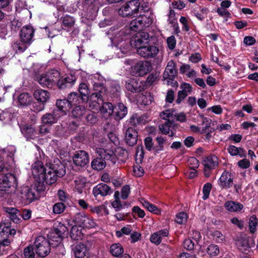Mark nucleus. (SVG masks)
I'll return each instance as SVG.
<instances>
[{
  "label": "nucleus",
  "mask_w": 258,
  "mask_h": 258,
  "mask_svg": "<svg viewBox=\"0 0 258 258\" xmlns=\"http://www.w3.org/2000/svg\"><path fill=\"white\" fill-rule=\"evenodd\" d=\"M76 80V77L72 74L66 75L60 77V79L57 83V86L59 89H64L72 86Z\"/></svg>",
  "instance_id": "obj_19"
},
{
  "label": "nucleus",
  "mask_w": 258,
  "mask_h": 258,
  "mask_svg": "<svg viewBox=\"0 0 258 258\" xmlns=\"http://www.w3.org/2000/svg\"><path fill=\"white\" fill-rule=\"evenodd\" d=\"M188 165L191 169H196L199 166V161L195 157H190L187 161Z\"/></svg>",
  "instance_id": "obj_64"
},
{
  "label": "nucleus",
  "mask_w": 258,
  "mask_h": 258,
  "mask_svg": "<svg viewBox=\"0 0 258 258\" xmlns=\"http://www.w3.org/2000/svg\"><path fill=\"white\" fill-rule=\"evenodd\" d=\"M132 229L130 226L122 228L120 230L116 232V235L117 237H121L123 234L128 235L131 233Z\"/></svg>",
  "instance_id": "obj_63"
},
{
  "label": "nucleus",
  "mask_w": 258,
  "mask_h": 258,
  "mask_svg": "<svg viewBox=\"0 0 258 258\" xmlns=\"http://www.w3.org/2000/svg\"><path fill=\"white\" fill-rule=\"evenodd\" d=\"M174 123L170 120L166 121L163 124L159 125V130L164 135H168L170 137H173L175 135Z\"/></svg>",
  "instance_id": "obj_27"
},
{
  "label": "nucleus",
  "mask_w": 258,
  "mask_h": 258,
  "mask_svg": "<svg viewBox=\"0 0 258 258\" xmlns=\"http://www.w3.org/2000/svg\"><path fill=\"white\" fill-rule=\"evenodd\" d=\"M51 242L42 236H38L35 241L34 246L36 254L40 257H44L50 252Z\"/></svg>",
  "instance_id": "obj_5"
},
{
  "label": "nucleus",
  "mask_w": 258,
  "mask_h": 258,
  "mask_svg": "<svg viewBox=\"0 0 258 258\" xmlns=\"http://www.w3.org/2000/svg\"><path fill=\"white\" fill-rule=\"evenodd\" d=\"M48 75L49 76L50 81L53 86V87L56 85L60 79V73L58 71L55 70H51L47 72Z\"/></svg>",
  "instance_id": "obj_48"
},
{
  "label": "nucleus",
  "mask_w": 258,
  "mask_h": 258,
  "mask_svg": "<svg viewBox=\"0 0 258 258\" xmlns=\"http://www.w3.org/2000/svg\"><path fill=\"white\" fill-rule=\"evenodd\" d=\"M75 23V19L70 16L66 15L62 18V26L67 28H72Z\"/></svg>",
  "instance_id": "obj_53"
},
{
  "label": "nucleus",
  "mask_w": 258,
  "mask_h": 258,
  "mask_svg": "<svg viewBox=\"0 0 258 258\" xmlns=\"http://www.w3.org/2000/svg\"><path fill=\"white\" fill-rule=\"evenodd\" d=\"M86 109L84 106L77 105L72 111V116L74 118L80 119L85 114Z\"/></svg>",
  "instance_id": "obj_44"
},
{
  "label": "nucleus",
  "mask_w": 258,
  "mask_h": 258,
  "mask_svg": "<svg viewBox=\"0 0 258 258\" xmlns=\"http://www.w3.org/2000/svg\"><path fill=\"white\" fill-rule=\"evenodd\" d=\"M212 188V184L210 183H206L203 186V192L204 194L203 199L207 200L209 197Z\"/></svg>",
  "instance_id": "obj_62"
},
{
  "label": "nucleus",
  "mask_w": 258,
  "mask_h": 258,
  "mask_svg": "<svg viewBox=\"0 0 258 258\" xmlns=\"http://www.w3.org/2000/svg\"><path fill=\"white\" fill-rule=\"evenodd\" d=\"M206 251L209 256L212 258L217 257L220 253L218 246L213 244H210L207 247Z\"/></svg>",
  "instance_id": "obj_47"
},
{
  "label": "nucleus",
  "mask_w": 258,
  "mask_h": 258,
  "mask_svg": "<svg viewBox=\"0 0 258 258\" xmlns=\"http://www.w3.org/2000/svg\"><path fill=\"white\" fill-rule=\"evenodd\" d=\"M249 229L251 233H254L256 230V227L258 225V219L255 216H252L249 219Z\"/></svg>",
  "instance_id": "obj_55"
},
{
  "label": "nucleus",
  "mask_w": 258,
  "mask_h": 258,
  "mask_svg": "<svg viewBox=\"0 0 258 258\" xmlns=\"http://www.w3.org/2000/svg\"><path fill=\"white\" fill-rule=\"evenodd\" d=\"M114 154L117 157L116 161L124 162L127 156V151L120 148H117Z\"/></svg>",
  "instance_id": "obj_52"
},
{
  "label": "nucleus",
  "mask_w": 258,
  "mask_h": 258,
  "mask_svg": "<svg viewBox=\"0 0 258 258\" xmlns=\"http://www.w3.org/2000/svg\"><path fill=\"white\" fill-rule=\"evenodd\" d=\"M68 101L70 103L71 107L73 105H77L81 103L82 102H85L87 101V98H84L83 97H81L76 92H72L68 96Z\"/></svg>",
  "instance_id": "obj_33"
},
{
  "label": "nucleus",
  "mask_w": 258,
  "mask_h": 258,
  "mask_svg": "<svg viewBox=\"0 0 258 258\" xmlns=\"http://www.w3.org/2000/svg\"><path fill=\"white\" fill-rule=\"evenodd\" d=\"M203 164L205 168L212 169L218 165V158L215 155H211L204 158Z\"/></svg>",
  "instance_id": "obj_37"
},
{
  "label": "nucleus",
  "mask_w": 258,
  "mask_h": 258,
  "mask_svg": "<svg viewBox=\"0 0 258 258\" xmlns=\"http://www.w3.org/2000/svg\"><path fill=\"white\" fill-rule=\"evenodd\" d=\"M73 160L76 166L81 167H85L89 163V155L83 150L76 151L74 154Z\"/></svg>",
  "instance_id": "obj_11"
},
{
  "label": "nucleus",
  "mask_w": 258,
  "mask_h": 258,
  "mask_svg": "<svg viewBox=\"0 0 258 258\" xmlns=\"http://www.w3.org/2000/svg\"><path fill=\"white\" fill-rule=\"evenodd\" d=\"M114 113L115 114V119L119 120L124 117L127 112L126 107L122 103H118L117 105L114 108Z\"/></svg>",
  "instance_id": "obj_39"
},
{
  "label": "nucleus",
  "mask_w": 258,
  "mask_h": 258,
  "mask_svg": "<svg viewBox=\"0 0 258 258\" xmlns=\"http://www.w3.org/2000/svg\"><path fill=\"white\" fill-rule=\"evenodd\" d=\"M46 171V169L40 161H37L32 166V174L35 180L39 183Z\"/></svg>",
  "instance_id": "obj_12"
},
{
  "label": "nucleus",
  "mask_w": 258,
  "mask_h": 258,
  "mask_svg": "<svg viewBox=\"0 0 258 258\" xmlns=\"http://www.w3.org/2000/svg\"><path fill=\"white\" fill-rule=\"evenodd\" d=\"M110 252L113 256L118 257L123 253V247L120 243H114L110 246Z\"/></svg>",
  "instance_id": "obj_45"
},
{
  "label": "nucleus",
  "mask_w": 258,
  "mask_h": 258,
  "mask_svg": "<svg viewBox=\"0 0 258 258\" xmlns=\"http://www.w3.org/2000/svg\"><path fill=\"white\" fill-rule=\"evenodd\" d=\"M19 196L26 204L31 203L37 199V191L34 188L23 185L18 190Z\"/></svg>",
  "instance_id": "obj_7"
},
{
  "label": "nucleus",
  "mask_w": 258,
  "mask_h": 258,
  "mask_svg": "<svg viewBox=\"0 0 258 258\" xmlns=\"http://www.w3.org/2000/svg\"><path fill=\"white\" fill-rule=\"evenodd\" d=\"M181 90L178 92L177 97L176 100V102L177 104H180L188 94H190L192 90L191 86L186 83H183L180 86Z\"/></svg>",
  "instance_id": "obj_18"
},
{
  "label": "nucleus",
  "mask_w": 258,
  "mask_h": 258,
  "mask_svg": "<svg viewBox=\"0 0 258 258\" xmlns=\"http://www.w3.org/2000/svg\"><path fill=\"white\" fill-rule=\"evenodd\" d=\"M4 211L7 214V216L15 223H18L20 221V212L16 208L12 207H4Z\"/></svg>",
  "instance_id": "obj_32"
},
{
  "label": "nucleus",
  "mask_w": 258,
  "mask_h": 258,
  "mask_svg": "<svg viewBox=\"0 0 258 258\" xmlns=\"http://www.w3.org/2000/svg\"><path fill=\"white\" fill-rule=\"evenodd\" d=\"M236 244L238 249L243 252H246V251L250 247L246 235L240 236L237 240Z\"/></svg>",
  "instance_id": "obj_38"
},
{
  "label": "nucleus",
  "mask_w": 258,
  "mask_h": 258,
  "mask_svg": "<svg viewBox=\"0 0 258 258\" xmlns=\"http://www.w3.org/2000/svg\"><path fill=\"white\" fill-rule=\"evenodd\" d=\"M23 254L25 258H35V253L34 247L32 245L26 247L23 250Z\"/></svg>",
  "instance_id": "obj_59"
},
{
  "label": "nucleus",
  "mask_w": 258,
  "mask_h": 258,
  "mask_svg": "<svg viewBox=\"0 0 258 258\" xmlns=\"http://www.w3.org/2000/svg\"><path fill=\"white\" fill-rule=\"evenodd\" d=\"M227 151L232 156H238L240 158H245L246 155V151L242 148H237L233 145H229Z\"/></svg>",
  "instance_id": "obj_36"
},
{
  "label": "nucleus",
  "mask_w": 258,
  "mask_h": 258,
  "mask_svg": "<svg viewBox=\"0 0 258 258\" xmlns=\"http://www.w3.org/2000/svg\"><path fill=\"white\" fill-rule=\"evenodd\" d=\"M225 209L231 212H237L241 211L243 208V205L241 203L233 201H228L224 204Z\"/></svg>",
  "instance_id": "obj_35"
},
{
  "label": "nucleus",
  "mask_w": 258,
  "mask_h": 258,
  "mask_svg": "<svg viewBox=\"0 0 258 258\" xmlns=\"http://www.w3.org/2000/svg\"><path fill=\"white\" fill-rule=\"evenodd\" d=\"M90 78L92 81L94 89L97 90L98 88H100V89L98 91H101V93H104L103 92L105 90L103 85L105 81L103 77L99 74H96L91 75Z\"/></svg>",
  "instance_id": "obj_30"
},
{
  "label": "nucleus",
  "mask_w": 258,
  "mask_h": 258,
  "mask_svg": "<svg viewBox=\"0 0 258 258\" xmlns=\"http://www.w3.org/2000/svg\"><path fill=\"white\" fill-rule=\"evenodd\" d=\"M177 74V71L176 69L175 63L173 60L169 61L163 74L164 83L173 87H177L178 83L174 80Z\"/></svg>",
  "instance_id": "obj_3"
},
{
  "label": "nucleus",
  "mask_w": 258,
  "mask_h": 258,
  "mask_svg": "<svg viewBox=\"0 0 258 258\" xmlns=\"http://www.w3.org/2000/svg\"><path fill=\"white\" fill-rule=\"evenodd\" d=\"M22 133L27 139H34L36 137L37 133L32 125L25 124L20 126Z\"/></svg>",
  "instance_id": "obj_31"
},
{
  "label": "nucleus",
  "mask_w": 258,
  "mask_h": 258,
  "mask_svg": "<svg viewBox=\"0 0 258 258\" xmlns=\"http://www.w3.org/2000/svg\"><path fill=\"white\" fill-rule=\"evenodd\" d=\"M34 30L31 26H24L20 32L21 39L25 42L30 44L32 41Z\"/></svg>",
  "instance_id": "obj_20"
},
{
  "label": "nucleus",
  "mask_w": 258,
  "mask_h": 258,
  "mask_svg": "<svg viewBox=\"0 0 258 258\" xmlns=\"http://www.w3.org/2000/svg\"><path fill=\"white\" fill-rule=\"evenodd\" d=\"M32 100V97L28 93H22L18 98L19 104L21 106H28L31 104Z\"/></svg>",
  "instance_id": "obj_42"
},
{
  "label": "nucleus",
  "mask_w": 258,
  "mask_h": 258,
  "mask_svg": "<svg viewBox=\"0 0 258 258\" xmlns=\"http://www.w3.org/2000/svg\"><path fill=\"white\" fill-rule=\"evenodd\" d=\"M96 153L100 157L94 159L91 162V166L94 170H101L104 168L106 166L105 160L110 161L112 164L116 162L117 157L112 150L98 148Z\"/></svg>",
  "instance_id": "obj_2"
},
{
  "label": "nucleus",
  "mask_w": 258,
  "mask_h": 258,
  "mask_svg": "<svg viewBox=\"0 0 258 258\" xmlns=\"http://www.w3.org/2000/svg\"><path fill=\"white\" fill-rule=\"evenodd\" d=\"M86 184V179L84 178L78 177L75 180V189L79 192L82 193Z\"/></svg>",
  "instance_id": "obj_50"
},
{
  "label": "nucleus",
  "mask_w": 258,
  "mask_h": 258,
  "mask_svg": "<svg viewBox=\"0 0 258 258\" xmlns=\"http://www.w3.org/2000/svg\"><path fill=\"white\" fill-rule=\"evenodd\" d=\"M233 182V176L229 172L224 171L218 181V184L222 189H227L232 187Z\"/></svg>",
  "instance_id": "obj_16"
},
{
  "label": "nucleus",
  "mask_w": 258,
  "mask_h": 258,
  "mask_svg": "<svg viewBox=\"0 0 258 258\" xmlns=\"http://www.w3.org/2000/svg\"><path fill=\"white\" fill-rule=\"evenodd\" d=\"M174 111L171 109H167L163 111L160 113V117L164 120H170V119H173Z\"/></svg>",
  "instance_id": "obj_57"
},
{
  "label": "nucleus",
  "mask_w": 258,
  "mask_h": 258,
  "mask_svg": "<svg viewBox=\"0 0 258 258\" xmlns=\"http://www.w3.org/2000/svg\"><path fill=\"white\" fill-rule=\"evenodd\" d=\"M111 188L105 183H99L93 187V194L95 197H105L112 194Z\"/></svg>",
  "instance_id": "obj_17"
},
{
  "label": "nucleus",
  "mask_w": 258,
  "mask_h": 258,
  "mask_svg": "<svg viewBox=\"0 0 258 258\" xmlns=\"http://www.w3.org/2000/svg\"><path fill=\"white\" fill-rule=\"evenodd\" d=\"M130 28L133 31H137L138 30L142 31L141 30L144 28L143 25H142L138 17L131 22Z\"/></svg>",
  "instance_id": "obj_51"
},
{
  "label": "nucleus",
  "mask_w": 258,
  "mask_h": 258,
  "mask_svg": "<svg viewBox=\"0 0 258 258\" xmlns=\"http://www.w3.org/2000/svg\"><path fill=\"white\" fill-rule=\"evenodd\" d=\"M100 107V111L102 115L107 118L110 117L114 112V108L112 103L110 102H102Z\"/></svg>",
  "instance_id": "obj_34"
},
{
  "label": "nucleus",
  "mask_w": 258,
  "mask_h": 258,
  "mask_svg": "<svg viewBox=\"0 0 258 258\" xmlns=\"http://www.w3.org/2000/svg\"><path fill=\"white\" fill-rule=\"evenodd\" d=\"M55 164H51L47 169L44 175L41 178L39 184L41 186L40 189L45 188L46 184L51 185L54 183L58 177H62L66 173L64 165L59 160L55 161Z\"/></svg>",
  "instance_id": "obj_1"
},
{
  "label": "nucleus",
  "mask_w": 258,
  "mask_h": 258,
  "mask_svg": "<svg viewBox=\"0 0 258 258\" xmlns=\"http://www.w3.org/2000/svg\"><path fill=\"white\" fill-rule=\"evenodd\" d=\"M125 87L128 91L132 93H138L142 91L143 88L136 79H130L126 82Z\"/></svg>",
  "instance_id": "obj_29"
},
{
  "label": "nucleus",
  "mask_w": 258,
  "mask_h": 258,
  "mask_svg": "<svg viewBox=\"0 0 258 258\" xmlns=\"http://www.w3.org/2000/svg\"><path fill=\"white\" fill-rule=\"evenodd\" d=\"M140 0H131L124 3L118 10V14L123 17H131L139 12Z\"/></svg>",
  "instance_id": "obj_4"
},
{
  "label": "nucleus",
  "mask_w": 258,
  "mask_h": 258,
  "mask_svg": "<svg viewBox=\"0 0 258 258\" xmlns=\"http://www.w3.org/2000/svg\"><path fill=\"white\" fill-rule=\"evenodd\" d=\"M73 220L77 224L87 228H95L97 226L95 220L87 216L84 212L75 214Z\"/></svg>",
  "instance_id": "obj_8"
},
{
  "label": "nucleus",
  "mask_w": 258,
  "mask_h": 258,
  "mask_svg": "<svg viewBox=\"0 0 258 258\" xmlns=\"http://www.w3.org/2000/svg\"><path fill=\"white\" fill-rule=\"evenodd\" d=\"M82 230V228L80 225H75L73 226L70 232V236L72 239L75 240L81 239L83 237Z\"/></svg>",
  "instance_id": "obj_40"
},
{
  "label": "nucleus",
  "mask_w": 258,
  "mask_h": 258,
  "mask_svg": "<svg viewBox=\"0 0 258 258\" xmlns=\"http://www.w3.org/2000/svg\"><path fill=\"white\" fill-rule=\"evenodd\" d=\"M120 93V88L119 84L116 82L112 84L109 89V95L111 98H117Z\"/></svg>",
  "instance_id": "obj_46"
},
{
  "label": "nucleus",
  "mask_w": 258,
  "mask_h": 258,
  "mask_svg": "<svg viewBox=\"0 0 258 258\" xmlns=\"http://www.w3.org/2000/svg\"><path fill=\"white\" fill-rule=\"evenodd\" d=\"M138 132L133 127H128L125 131V140L127 144L133 146L137 142Z\"/></svg>",
  "instance_id": "obj_24"
},
{
  "label": "nucleus",
  "mask_w": 258,
  "mask_h": 258,
  "mask_svg": "<svg viewBox=\"0 0 258 258\" xmlns=\"http://www.w3.org/2000/svg\"><path fill=\"white\" fill-rule=\"evenodd\" d=\"M149 42V36L147 32L139 31L134 35L132 38L130 43L133 47L138 49L141 48Z\"/></svg>",
  "instance_id": "obj_9"
},
{
  "label": "nucleus",
  "mask_w": 258,
  "mask_h": 258,
  "mask_svg": "<svg viewBox=\"0 0 258 258\" xmlns=\"http://www.w3.org/2000/svg\"><path fill=\"white\" fill-rule=\"evenodd\" d=\"M152 67L148 61H140L137 62L133 67V73L135 75L142 76L147 74L151 70Z\"/></svg>",
  "instance_id": "obj_13"
},
{
  "label": "nucleus",
  "mask_w": 258,
  "mask_h": 258,
  "mask_svg": "<svg viewBox=\"0 0 258 258\" xmlns=\"http://www.w3.org/2000/svg\"><path fill=\"white\" fill-rule=\"evenodd\" d=\"M38 81L40 85L42 87H46L48 88H52L53 87V86L50 81L49 76L47 73H46L45 74L40 76L38 78Z\"/></svg>",
  "instance_id": "obj_41"
},
{
  "label": "nucleus",
  "mask_w": 258,
  "mask_h": 258,
  "mask_svg": "<svg viewBox=\"0 0 258 258\" xmlns=\"http://www.w3.org/2000/svg\"><path fill=\"white\" fill-rule=\"evenodd\" d=\"M60 116L58 114V111H53L51 113H47L41 117V122L43 124H48L51 126L55 123Z\"/></svg>",
  "instance_id": "obj_22"
},
{
  "label": "nucleus",
  "mask_w": 258,
  "mask_h": 258,
  "mask_svg": "<svg viewBox=\"0 0 258 258\" xmlns=\"http://www.w3.org/2000/svg\"><path fill=\"white\" fill-rule=\"evenodd\" d=\"M169 234V230L167 229L159 230L151 234L150 240L151 243L158 245L162 242V239L168 236Z\"/></svg>",
  "instance_id": "obj_21"
},
{
  "label": "nucleus",
  "mask_w": 258,
  "mask_h": 258,
  "mask_svg": "<svg viewBox=\"0 0 258 258\" xmlns=\"http://www.w3.org/2000/svg\"><path fill=\"white\" fill-rule=\"evenodd\" d=\"M83 8L86 18L88 20H93L99 9V0H83Z\"/></svg>",
  "instance_id": "obj_6"
},
{
  "label": "nucleus",
  "mask_w": 258,
  "mask_h": 258,
  "mask_svg": "<svg viewBox=\"0 0 258 258\" xmlns=\"http://www.w3.org/2000/svg\"><path fill=\"white\" fill-rule=\"evenodd\" d=\"M66 206L62 203H57L53 207V212L55 214L62 213L65 210Z\"/></svg>",
  "instance_id": "obj_61"
},
{
  "label": "nucleus",
  "mask_w": 258,
  "mask_h": 258,
  "mask_svg": "<svg viewBox=\"0 0 258 258\" xmlns=\"http://www.w3.org/2000/svg\"><path fill=\"white\" fill-rule=\"evenodd\" d=\"M29 45V43L24 42L21 39V40L15 42L12 44V46L13 49L18 53L24 51L27 49L28 46Z\"/></svg>",
  "instance_id": "obj_43"
},
{
  "label": "nucleus",
  "mask_w": 258,
  "mask_h": 258,
  "mask_svg": "<svg viewBox=\"0 0 258 258\" xmlns=\"http://www.w3.org/2000/svg\"><path fill=\"white\" fill-rule=\"evenodd\" d=\"M15 176L10 173L0 174V190H7L16 182Z\"/></svg>",
  "instance_id": "obj_14"
},
{
  "label": "nucleus",
  "mask_w": 258,
  "mask_h": 258,
  "mask_svg": "<svg viewBox=\"0 0 258 258\" xmlns=\"http://www.w3.org/2000/svg\"><path fill=\"white\" fill-rule=\"evenodd\" d=\"M56 106L57 109L54 110L58 111V114L60 117L66 115L71 108L67 99H57Z\"/></svg>",
  "instance_id": "obj_23"
},
{
  "label": "nucleus",
  "mask_w": 258,
  "mask_h": 258,
  "mask_svg": "<svg viewBox=\"0 0 258 258\" xmlns=\"http://www.w3.org/2000/svg\"><path fill=\"white\" fill-rule=\"evenodd\" d=\"M142 204L143 206L150 212L156 214H159L160 212L159 209L156 206L147 201H144L143 202Z\"/></svg>",
  "instance_id": "obj_58"
},
{
  "label": "nucleus",
  "mask_w": 258,
  "mask_h": 258,
  "mask_svg": "<svg viewBox=\"0 0 258 258\" xmlns=\"http://www.w3.org/2000/svg\"><path fill=\"white\" fill-rule=\"evenodd\" d=\"M67 230V227L63 225H60L58 227L54 229V232L56 235V236L55 237V240H54L57 243H59L61 240L62 234L66 232Z\"/></svg>",
  "instance_id": "obj_49"
},
{
  "label": "nucleus",
  "mask_w": 258,
  "mask_h": 258,
  "mask_svg": "<svg viewBox=\"0 0 258 258\" xmlns=\"http://www.w3.org/2000/svg\"><path fill=\"white\" fill-rule=\"evenodd\" d=\"M79 91L82 97L84 98H87V101L89 99L88 95L89 94V89L87 85L84 83L80 84L79 87Z\"/></svg>",
  "instance_id": "obj_56"
},
{
  "label": "nucleus",
  "mask_w": 258,
  "mask_h": 258,
  "mask_svg": "<svg viewBox=\"0 0 258 258\" xmlns=\"http://www.w3.org/2000/svg\"><path fill=\"white\" fill-rule=\"evenodd\" d=\"M76 258H88L89 253L87 246L82 243L77 244L74 249Z\"/></svg>",
  "instance_id": "obj_28"
},
{
  "label": "nucleus",
  "mask_w": 258,
  "mask_h": 258,
  "mask_svg": "<svg viewBox=\"0 0 258 258\" xmlns=\"http://www.w3.org/2000/svg\"><path fill=\"white\" fill-rule=\"evenodd\" d=\"M158 52L159 49L158 47L150 45L149 43L137 50V53L139 55L147 58L155 57Z\"/></svg>",
  "instance_id": "obj_10"
},
{
  "label": "nucleus",
  "mask_w": 258,
  "mask_h": 258,
  "mask_svg": "<svg viewBox=\"0 0 258 258\" xmlns=\"http://www.w3.org/2000/svg\"><path fill=\"white\" fill-rule=\"evenodd\" d=\"M187 218V215L186 213L181 212L176 214L175 221L178 224H183L186 222Z\"/></svg>",
  "instance_id": "obj_60"
},
{
  "label": "nucleus",
  "mask_w": 258,
  "mask_h": 258,
  "mask_svg": "<svg viewBox=\"0 0 258 258\" xmlns=\"http://www.w3.org/2000/svg\"><path fill=\"white\" fill-rule=\"evenodd\" d=\"M14 117V115L9 111H3L0 114V120L3 121L5 123H9L12 118Z\"/></svg>",
  "instance_id": "obj_54"
},
{
  "label": "nucleus",
  "mask_w": 258,
  "mask_h": 258,
  "mask_svg": "<svg viewBox=\"0 0 258 258\" xmlns=\"http://www.w3.org/2000/svg\"><path fill=\"white\" fill-rule=\"evenodd\" d=\"M104 95L105 93H101V91H98L91 95L89 103L90 110H97L100 108L99 105L103 102Z\"/></svg>",
  "instance_id": "obj_15"
},
{
  "label": "nucleus",
  "mask_w": 258,
  "mask_h": 258,
  "mask_svg": "<svg viewBox=\"0 0 258 258\" xmlns=\"http://www.w3.org/2000/svg\"><path fill=\"white\" fill-rule=\"evenodd\" d=\"M140 22L144 28L149 27L153 22L154 15L153 11H148L138 17Z\"/></svg>",
  "instance_id": "obj_26"
},
{
  "label": "nucleus",
  "mask_w": 258,
  "mask_h": 258,
  "mask_svg": "<svg viewBox=\"0 0 258 258\" xmlns=\"http://www.w3.org/2000/svg\"><path fill=\"white\" fill-rule=\"evenodd\" d=\"M35 99L38 103L45 104L50 99V93L45 90L39 89L35 90L33 93Z\"/></svg>",
  "instance_id": "obj_25"
}]
</instances>
